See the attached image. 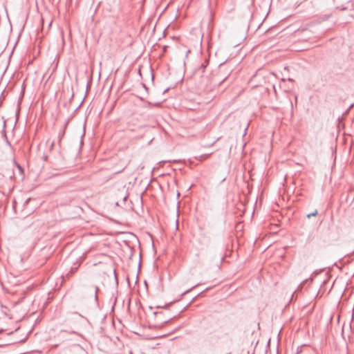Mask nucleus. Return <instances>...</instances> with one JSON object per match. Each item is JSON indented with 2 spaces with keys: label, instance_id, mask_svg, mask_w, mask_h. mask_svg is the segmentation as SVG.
Returning a JSON list of instances; mask_svg holds the SVG:
<instances>
[{
  "label": "nucleus",
  "instance_id": "obj_6",
  "mask_svg": "<svg viewBox=\"0 0 354 354\" xmlns=\"http://www.w3.org/2000/svg\"><path fill=\"white\" fill-rule=\"evenodd\" d=\"M17 167L19 168V169L22 172L23 171V169L22 167L19 165H17Z\"/></svg>",
  "mask_w": 354,
  "mask_h": 354
},
{
  "label": "nucleus",
  "instance_id": "obj_8",
  "mask_svg": "<svg viewBox=\"0 0 354 354\" xmlns=\"http://www.w3.org/2000/svg\"><path fill=\"white\" fill-rule=\"evenodd\" d=\"M192 288L188 290H186L183 295H185L186 293H187L188 292H189Z\"/></svg>",
  "mask_w": 354,
  "mask_h": 354
},
{
  "label": "nucleus",
  "instance_id": "obj_5",
  "mask_svg": "<svg viewBox=\"0 0 354 354\" xmlns=\"http://www.w3.org/2000/svg\"><path fill=\"white\" fill-rule=\"evenodd\" d=\"M64 132H63L62 134L60 133H59V142H61L62 137L64 136Z\"/></svg>",
  "mask_w": 354,
  "mask_h": 354
},
{
  "label": "nucleus",
  "instance_id": "obj_1",
  "mask_svg": "<svg viewBox=\"0 0 354 354\" xmlns=\"http://www.w3.org/2000/svg\"><path fill=\"white\" fill-rule=\"evenodd\" d=\"M205 68L206 65L204 63L201 64L200 67L195 71L194 77H202L203 74L205 73Z\"/></svg>",
  "mask_w": 354,
  "mask_h": 354
},
{
  "label": "nucleus",
  "instance_id": "obj_9",
  "mask_svg": "<svg viewBox=\"0 0 354 354\" xmlns=\"http://www.w3.org/2000/svg\"><path fill=\"white\" fill-rule=\"evenodd\" d=\"M251 3L253 5L254 3V0H251Z\"/></svg>",
  "mask_w": 354,
  "mask_h": 354
},
{
  "label": "nucleus",
  "instance_id": "obj_4",
  "mask_svg": "<svg viewBox=\"0 0 354 354\" xmlns=\"http://www.w3.org/2000/svg\"><path fill=\"white\" fill-rule=\"evenodd\" d=\"M54 145H55V142H54V141H52V142H51V143H50V147H49V149H50V151H51V150L53 149Z\"/></svg>",
  "mask_w": 354,
  "mask_h": 354
},
{
  "label": "nucleus",
  "instance_id": "obj_7",
  "mask_svg": "<svg viewBox=\"0 0 354 354\" xmlns=\"http://www.w3.org/2000/svg\"><path fill=\"white\" fill-rule=\"evenodd\" d=\"M224 67H225V65L221 64V65L220 66V70H221H221H223V69H224Z\"/></svg>",
  "mask_w": 354,
  "mask_h": 354
},
{
  "label": "nucleus",
  "instance_id": "obj_3",
  "mask_svg": "<svg viewBox=\"0 0 354 354\" xmlns=\"http://www.w3.org/2000/svg\"><path fill=\"white\" fill-rule=\"evenodd\" d=\"M94 289H95V300H97V292H98L99 288L97 286H95L94 288Z\"/></svg>",
  "mask_w": 354,
  "mask_h": 354
},
{
  "label": "nucleus",
  "instance_id": "obj_2",
  "mask_svg": "<svg viewBox=\"0 0 354 354\" xmlns=\"http://www.w3.org/2000/svg\"><path fill=\"white\" fill-rule=\"evenodd\" d=\"M317 214H318L317 210V209H315L313 212L308 214L306 215V216H307V218H310V217H312V216H317Z\"/></svg>",
  "mask_w": 354,
  "mask_h": 354
}]
</instances>
